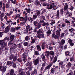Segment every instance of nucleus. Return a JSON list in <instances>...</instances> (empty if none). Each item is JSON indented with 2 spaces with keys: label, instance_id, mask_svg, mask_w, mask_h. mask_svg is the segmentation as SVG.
Wrapping results in <instances>:
<instances>
[{
  "label": "nucleus",
  "instance_id": "1",
  "mask_svg": "<svg viewBox=\"0 0 75 75\" xmlns=\"http://www.w3.org/2000/svg\"><path fill=\"white\" fill-rule=\"evenodd\" d=\"M43 33H44V31L42 28L39 29L37 32V37L39 39L41 38H44V34H41Z\"/></svg>",
  "mask_w": 75,
  "mask_h": 75
},
{
  "label": "nucleus",
  "instance_id": "2",
  "mask_svg": "<svg viewBox=\"0 0 75 75\" xmlns=\"http://www.w3.org/2000/svg\"><path fill=\"white\" fill-rule=\"evenodd\" d=\"M13 59V61L14 62L17 61V56H15L14 54H11L9 57V59L10 60H12Z\"/></svg>",
  "mask_w": 75,
  "mask_h": 75
},
{
  "label": "nucleus",
  "instance_id": "3",
  "mask_svg": "<svg viewBox=\"0 0 75 75\" xmlns=\"http://www.w3.org/2000/svg\"><path fill=\"white\" fill-rule=\"evenodd\" d=\"M40 60V57H38L37 59L34 60L33 61L34 65H38V64H39Z\"/></svg>",
  "mask_w": 75,
  "mask_h": 75
},
{
  "label": "nucleus",
  "instance_id": "4",
  "mask_svg": "<svg viewBox=\"0 0 75 75\" xmlns=\"http://www.w3.org/2000/svg\"><path fill=\"white\" fill-rule=\"evenodd\" d=\"M0 45H1L2 47L3 48V47H6L7 44L5 43V42H4V40L3 39L0 40Z\"/></svg>",
  "mask_w": 75,
  "mask_h": 75
},
{
  "label": "nucleus",
  "instance_id": "5",
  "mask_svg": "<svg viewBox=\"0 0 75 75\" xmlns=\"http://www.w3.org/2000/svg\"><path fill=\"white\" fill-rule=\"evenodd\" d=\"M49 53L52 56V57L51 56H50V58L51 60L52 61V59H53L54 57V52L52 51H51L49 52Z\"/></svg>",
  "mask_w": 75,
  "mask_h": 75
},
{
  "label": "nucleus",
  "instance_id": "6",
  "mask_svg": "<svg viewBox=\"0 0 75 75\" xmlns=\"http://www.w3.org/2000/svg\"><path fill=\"white\" fill-rule=\"evenodd\" d=\"M26 31L27 33H29V34H31V32H30V30H33L32 28H31V29H30V26L27 25L26 26Z\"/></svg>",
  "mask_w": 75,
  "mask_h": 75
},
{
  "label": "nucleus",
  "instance_id": "7",
  "mask_svg": "<svg viewBox=\"0 0 75 75\" xmlns=\"http://www.w3.org/2000/svg\"><path fill=\"white\" fill-rule=\"evenodd\" d=\"M10 30V27L9 26H8L5 28L4 33H7Z\"/></svg>",
  "mask_w": 75,
  "mask_h": 75
},
{
  "label": "nucleus",
  "instance_id": "8",
  "mask_svg": "<svg viewBox=\"0 0 75 75\" xmlns=\"http://www.w3.org/2000/svg\"><path fill=\"white\" fill-rule=\"evenodd\" d=\"M40 22L41 23H43L42 24V25L43 27H45V25H47V26H48L50 25V24H49V23L48 22L47 23H45L44 22V21L43 20L41 21Z\"/></svg>",
  "mask_w": 75,
  "mask_h": 75
},
{
  "label": "nucleus",
  "instance_id": "9",
  "mask_svg": "<svg viewBox=\"0 0 75 75\" xmlns=\"http://www.w3.org/2000/svg\"><path fill=\"white\" fill-rule=\"evenodd\" d=\"M7 69V66H2V68L1 69V71L2 73H4L6 71Z\"/></svg>",
  "mask_w": 75,
  "mask_h": 75
},
{
  "label": "nucleus",
  "instance_id": "10",
  "mask_svg": "<svg viewBox=\"0 0 75 75\" xmlns=\"http://www.w3.org/2000/svg\"><path fill=\"white\" fill-rule=\"evenodd\" d=\"M7 69V66H2V68L1 69V71L2 73H4L6 71Z\"/></svg>",
  "mask_w": 75,
  "mask_h": 75
},
{
  "label": "nucleus",
  "instance_id": "11",
  "mask_svg": "<svg viewBox=\"0 0 75 75\" xmlns=\"http://www.w3.org/2000/svg\"><path fill=\"white\" fill-rule=\"evenodd\" d=\"M37 40H38V38H37V36H35L34 37V39L31 40L30 42L32 44H34V43L35 42V41L36 40L37 41Z\"/></svg>",
  "mask_w": 75,
  "mask_h": 75
},
{
  "label": "nucleus",
  "instance_id": "12",
  "mask_svg": "<svg viewBox=\"0 0 75 75\" xmlns=\"http://www.w3.org/2000/svg\"><path fill=\"white\" fill-rule=\"evenodd\" d=\"M55 32H53L52 35V38H54V39H58L59 37L56 34L55 35Z\"/></svg>",
  "mask_w": 75,
  "mask_h": 75
},
{
  "label": "nucleus",
  "instance_id": "13",
  "mask_svg": "<svg viewBox=\"0 0 75 75\" xmlns=\"http://www.w3.org/2000/svg\"><path fill=\"white\" fill-rule=\"evenodd\" d=\"M53 5L52 4V3L51 4L47 5V8L48 10H51L52 8Z\"/></svg>",
  "mask_w": 75,
  "mask_h": 75
},
{
  "label": "nucleus",
  "instance_id": "14",
  "mask_svg": "<svg viewBox=\"0 0 75 75\" xmlns=\"http://www.w3.org/2000/svg\"><path fill=\"white\" fill-rule=\"evenodd\" d=\"M25 72H23V70L22 69H20L19 71V75H24Z\"/></svg>",
  "mask_w": 75,
  "mask_h": 75
},
{
  "label": "nucleus",
  "instance_id": "15",
  "mask_svg": "<svg viewBox=\"0 0 75 75\" xmlns=\"http://www.w3.org/2000/svg\"><path fill=\"white\" fill-rule=\"evenodd\" d=\"M52 6H53L52 8L54 10H56L57 8H58V6H57V5H54V4H55V3H52Z\"/></svg>",
  "mask_w": 75,
  "mask_h": 75
},
{
  "label": "nucleus",
  "instance_id": "16",
  "mask_svg": "<svg viewBox=\"0 0 75 75\" xmlns=\"http://www.w3.org/2000/svg\"><path fill=\"white\" fill-rule=\"evenodd\" d=\"M34 4L35 6H41L40 2L38 0H36L34 2Z\"/></svg>",
  "mask_w": 75,
  "mask_h": 75
},
{
  "label": "nucleus",
  "instance_id": "17",
  "mask_svg": "<svg viewBox=\"0 0 75 75\" xmlns=\"http://www.w3.org/2000/svg\"><path fill=\"white\" fill-rule=\"evenodd\" d=\"M69 31L70 32V33L71 34L73 33V34H75L74 33V31H75V29H74V28H71V29H69Z\"/></svg>",
  "mask_w": 75,
  "mask_h": 75
},
{
  "label": "nucleus",
  "instance_id": "18",
  "mask_svg": "<svg viewBox=\"0 0 75 75\" xmlns=\"http://www.w3.org/2000/svg\"><path fill=\"white\" fill-rule=\"evenodd\" d=\"M22 58L23 59L27 58V53L25 52H24L22 54Z\"/></svg>",
  "mask_w": 75,
  "mask_h": 75
},
{
  "label": "nucleus",
  "instance_id": "19",
  "mask_svg": "<svg viewBox=\"0 0 75 75\" xmlns=\"http://www.w3.org/2000/svg\"><path fill=\"white\" fill-rule=\"evenodd\" d=\"M17 48V45H16V44H14L12 46V48H10V50H14L15 48Z\"/></svg>",
  "mask_w": 75,
  "mask_h": 75
},
{
  "label": "nucleus",
  "instance_id": "20",
  "mask_svg": "<svg viewBox=\"0 0 75 75\" xmlns=\"http://www.w3.org/2000/svg\"><path fill=\"white\" fill-rule=\"evenodd\" d=\"M60 33L61 32H60V31H59V30H57L56 32V35H58L59 37L60 35H61Z\"/></svg>",
  "mask_w": 75,
  "mask_h": 75
},
{
  "label": "nucleus",
  "instance_id": "21",
  "mask_svg": "<svg viewBox=\"0 0 75 75\" xmlns=\"http://www.w3.org/2000/svg\"><path fill=\"white\" fill-rule=\"evenodd\" d=\"M51 66H52V65L51 64L48 65L47 66L45 67V70L46 71V70H47V69H50V68L51 67Z\"/></svg>",
  "mask_w": 75,
  "mask_h": 75
},
{
  "label": "nucleus",
  "instance_id": "22",
  "mask_svg": "<svg viewBox=\"0 0 75 75\" xmlns=\"http://www.w3.org/2000/svg\"><path fill=\"white\" fill-rule=\"evenodd\" d=\"M36 48L38 51H40L41 50V46L39 45H38L36 46Z\"/></svg>",
  "mask_w": 75,
  "mask_h": 75
},
{
  "label": "nucleus",
  "instance_id": "23",
  "mask_svg": "<svg viewBox=\"0 0 75 75\" xmlns=\"http://www.w3.org/2000/svg\"><path fill=\"white\" fill-rule=\"evenodd\" d=\"M26 67H28V68H29L31 67V63L30 62H29L26 64Z\"/></svg>",
  "mask_w": 75,
  "mask_h": 75
},
{
  "label": "nucleus",
  "instance_id": "24",
  "mask_svg": "<svg viewBox=\"0 0 75 75\" xmlns=\"http://www.w3.org/2000/svg\"><path fill=\"white\" fill-rule=\"evenodd\" d=\"M15 37V36L14 35H12L10 37V40L11 41H12L14 40V38Z\"/></svg>",
  "mask_w": 75,
  "mask_h": 75
},
{
  "label": "nucleus",
  "instance_id": "25",
  "mask_svg": "<svg viewBox=\"0 0 75 75\" xmlns=\"http://www.w3.org/2000/svg\"><path fill=\"white\" fill-rule=\"evenodd\" d=\"M68 8V5L67 3H66L64 7V10H67Z\"/></svg>",
  "mask_w": 75,
  "mask_h": 75
},
{
  "label": "nucleus",
  "instance_id": "26",
  "mask_svg": "<svg viewBox=\"0 0 75 75\" xmlns=\"http://www.w3.org/2000/svg\"><path fill=\"white\" fill-rule=\"evenodd\" d=\"M37 73V69H35L34 71H33V72L31 73V75H33L34 74H36Z\"/></svg>",
  "mask_w": 75,
  "mask_h": 75
},
{
  "label": "nucleus",
  "instance_id": "27",
  "mask_svg": "<svg viewBox=\"0 0 75 75\" xmlns=\"http://www.w3.org/2000/svg\"><path fill=\"white\" fill-rule=\"evenodd\" d=\"M11 33H15L16 32V28H15L12 27L11 28Z\"/></svg>",
  "mask_w": 75,
  "mask_h": 75
},
{
  "label": "nucleus",
  "instance_id": "28",
  "mask_svg": "<svg viewBox=\"0 0 75 75\" xmlns=\"http://www.w3.org/2000/svg\"><path fill=\"white\" fill-rule=\"evenodd\" d=\"M56 17H57L58 19L59 18V10H57V11Z\"/></svg>",
  "mask_w": 75,
  "mask_h": 75
},
{
  "label": "nucleus",
  "instance_id": "29",
  "mask_svg": "<svg viewBox=\"0 0 75 75\" xmlns=\"http://www.w3.org/2000/svg\"><path fill=\"white\" fill-rule=\"evenodd\" d=\"M13 61H8L7 63V65H12L13 64Z\"/></svg>",
  "mask_w": 75,
  "mask_h": 75
},
{
  "label": "nucleus",
  "instance_id": "30",
  "mask_svg": "<svg viewBox=\"0 0 75 75\" xmlns=\"http://www.w3.org/2000/svg\"><path fill=\"white\" fill-rule=\"evenodd\" d=\"M57 61V56H55L53 62H52V64H53L54 63H55V62H56Z\"/></svg>",
  "mask_w": 75,
  "mask_h": 75
},
{
  "label": "nucleus",
  "instance_id": "31",
  "mask_svg": "<svg viewBox=\"0 0 75 75\" xmlns=\"http://www.w3.org/2000/svg\"><path fill=\"white\" fill-rule=\"evenodd\" d=\"M41 27V24L40 23H38L37 25L36 26L35 28H40Z\"/></svg>",
  "mask_w": 75,
  "mask_h": 75
},
{
  "label": "nucleus",
  "instance_id": "32",
  "mask_svg": "<svg viewBox=\"0 0 75 75\" xmlns=\"http://www.w3.org/2000/svg\"><path fill=\"white\" fill-rule=\"evenodd\" d=\"M25 10L26 11V12H27L28 13H30V12H31V9L30 8L27 9V8H25Z\"/></svg>",
  "mask_w": 75,
  "mask_h": 75
},
{
  "label": "nucleus",
  "instance_id": "33",
  "mask_svg": "<svg viewBox=\"0 0 75 75\" xmlns=\"http://www.w3.org/2000/svg\"><path fill=\"white\" fill-rule=\"evenodd\" d=\"M46 33L47 34L48 36H49L50 34H51V30H48L47 31V32Z\"/></svg>",
  "mask_w": 75,
  "mask_h": 75
},
{
  "label": "nucleus",
  "instance_id": "34",
  "mask_svg": "<svg viewBox=\"0 0 75 75\" xmlns=\"http://www.w3.org/2000/svg\"><path fill=\"white\" fill-rule=\"evenodd\" d=\"M50 55V52L49 51H46L45 53V55L47 57H48L49 55Z\"/></svg>",
  "mask_w": 75,
  "mask_h": 75
},
{
  "label": "nucleus",
  "instance_id": "35",
  "mask_svg": "<svg viewBox=\"0 0 75 75\" xmlns=\"http://www.w3.org/2000/svg\"><path fill=\"white\" fill-rule=\"evenodd\" d=\"M41 57H42V60L45 62V56L44 54H42V55L41 56Z\"/></svg>",
  "mask_w": 75,
  "mask_h": 75
},
{
  "label": "nucleus",
  "instance_id": "36",
  "mask_svg": "<svg viewBox=\"0 0 75 75\" xmlns=\"http://www.w3.org/2000/svg\"><path fill=\"white\" fill-rule=\"evenodd\" d=\"M55 71V68H52L51 69L50 72L52 74H54V73Z\"/></svg>",
  "mask_w": 75,
  "mask_h": 75
},
{
  "label": "nucleus",
  "instance_id": "37",
  "mask_svg": "<svg viewBox=\"0 0 75 75\" xmlns=\"http://www.w3.org/2000/svg\"><path fill=\"white\" fill-rule=\"evenodd\" d=\"M6 7V4H3V7L2 9L3 10V11L4 12L6 11V9H5Z\"/></svg>",
  "mask_w": 75,
  "mask_h": 75
},
{
  "label": "nucleus",
  "instance_id": "38",
  "mask_svg": "<svg viewBox=\"0 0 75 75\" xmlns=\"http://www.w3.org/2000/svg\"><path fill=\"white\" fill-rule=\"evenodd\" d=\"M14 70H13V69H11L10 72V75H13V74H14Z\"/></svg>",
  "mask_w": 75,
  "mask_h": 75
},
{
  "label": "nucleus",
  "instance_id": "39",
  "mask_svg": "<svg viewBox=\"0 0 75 75\" xmlns=\"http://www.w3.org/2000/svg\"><path fill=\"white\" fill-rule=\"evenodd\" d=\"M20 20L21 21H27V19H24L23 17H20Z\"/></svg>",
  "mask_w": 75,
  "mask_h": 75
},
{
  "label": "nucleus",
  "instance_id": "40",
  "mask_svg": "<svg viewBox=\"0 0 75 75\" xmlns=\"http://www.w3.org/2000/svg\"><path fill=\"white\" fill-rule=\"evenodd\" d=\"M69 51L65 52V54L66 56H69Z\"/></svg>",
  "mask_w": 75,
  "mask_h": 75
},
{
  "label": "nucleus",
  "instance_id": "41",
  "mask_svg": "<svg viewBox=\"0 0 75 75\" xmlns=\"http://www.w3.org/2000/svg\"><path fill=\"white\" fill-rule=\"evenodd\" d=\"M26 21H23V22H22L20 23L21 25V26H23L25 25V23H26Z\"/></svg>",
  "mask_w": 75,
  "mask_h": 75
},
{
  "label": "nucleus",
  "instance_id": "42",
  "mask_svg": "<svg viewBox=\"0 0 75 75\" xmlns=\"http://www.w3.org/2000/svg\"><path fill=\"white\" fill-rule=\"evenodd\" d=\"M37 15L35 14L33 16V19L34 20H35V19H36V18H37Z\"/></svg>",
  "mask_w": 75,
  "mask_h": 75
},
{
  "label": "nucleus",
  "instance_id": "43",
  "mask_svg": "<svg viewBox=\"0 0 75 75\" xmlns=\"http://www.w3.org/2000/svg\"><path fill=\"white\" fill-rule=\"evenodd\" d=\"M71 65H72V64L69 62L67 64V66L68 68H69V67H71Z\"/></svg>",
  "mask_w": 75,
  "mask_h": 75
},
{
  "label": "nucleus",
  "instance_id": "44",
  "mask_svg": "<svg viewBox=\"0 0 75 75\" xmlns=\"http://www.w3.org/2000/svg\"><path fill=\"white\" fill-rule=\"evenodd\" d=\"M35 27L38 24V23L37 21H34L33 23Z\"/></svg>",
  "mask_w": 75,
  "mask_h": 75
},
{
  "label": "nucleus",
  "instance_id": "45",
  "mask_svg": "<svg viewBox=\"0 0 75 75\" xmlns=\"http://www.w3.org/2000/svg\"><path fill=\"white\" fill-rule=\"evenodd\" d=\"M61 43L62 45H64L65 42V40L64 39H62L61 41Z\"/></svg>",
  "mask_w": 75,
  "mask_h": 75
},
{
  "label": "nucleus",
  "instance_id": "46",
  "mask_svg": "<svg viewBox=\"0 0 75 75\" xmlns=\"http://www.w3.org/2000/svg\"><path fill=\"white\" fill-rule=\"evenodd\" d=\"M4 41H6V40H7L8 41H10V38H8L7 37H6L4 39Z\"/></svg>",
  "mask_w": 75,
  "mask_h": 75
},
{
  "label": "nucleus",
  "instance_id": "47",
  "mask_svg": "<svg viewBox=\"0 0 75 75\" xmlns=\"http://www.w3.org/2000/svg\"><path fill=\"white\" fill-rule=\"evenodd\" d=\"M20 15L19 14H17L16 16V17L15 18H20Z\"/></svg>",
  "mask_w": 75,
  "mask_h": 75
},
{
  "label": "nucleus",
  "instance_id": "48",
  "mask_svg": "<svg viewBox=\"0 0 75 75\" xmlns=\"http://www.w3.org/2000/svg\"><path fill=\"white\" fill-rule=\"evenodd\" d=\"M29 40V36H26L25 38V41H28V40Z\"/></svg>",
  "mask_w": 75,
  "mask_h": 75
},
{
  "label": "nucleus",
  "instance_id": "49",
  "mask_svg": "<svg viewBox=\"0 0 75 75\" xmlns=\"http://www.w3.org/2000/svg\"><path fill=\"white\" fill-rule=\"evenodd\" d=\"M55 21L53 20H52V22L50 23L51 25H53V24H55Z\"/></svg>",
  "mask_w": 75,
  "mask_h": 75
},
{
  "label": "nucleus",
  "instance_id": "50",
  "mask_svg": "<svg viewBox=\"0 0 75 75\" xmlns=\"http://www.w3.org/2000/svg\"><path fill=\"white\" fill-rule=\"evenodd\" d=\"M17 61L19 62H22V59H21V58H18L17 59Z\"/></svg>",
  "mask_w": 75,
  "mask_h": 75
},
{
  "label": "nucleus",
  "instance_id": "51",
  "mask_svg": "<svg viewBox=\"0 0 75 75\" xmlns=\"http://www.w3.org/2000/svg\"><path fill=\"white\" fill-rule=\"evenodd\" d=\"M67 15L68 17H71L72 16V13L70 12H68Z\"/></svg>",
  "mask_w": 75,
  "mask_h": 75
},
{
  "label": "nucleus",
  "instance_id": "52",
  "mask_svg": "<svg viewBox=\"0 0 75 75\" xmlns=\"http://www.w3.org/2000/svg\"><path fill=\"white\" fill-rule=\"evenodd\" d=\"M15 29L17 31H18L19 29H20L21 28V26H18L16 27H15Z\"/></svg>",
  "mask_w": 75,
  "mask_h": 75
},
{
  "label": "nucleus",
  "instance_id": "53",
  "mask_svg": "<svg viewBox=\"0 0 75 75\" xmlns=\"http://www.w3.org/2000/svg\"><path fill=\"white\" fill-rule=\"evenodd\" d=\"M35 54L36 55H39V52L38 51H35Z\"/></svg>",
  "mask_w": 75,
  "mask_h": 75
},
{
  "label": "nucleus",
  "instance_id": "54",
  "mask_svg": "<svg viewBox=\"0 0 75 75\" xmlns=\"http://www.w3.org/2000/svg\"><path fill=\"white\" fill-rule=\"evenodd\" d=\"M74 8L73 7V6H71L70 7L69 9L70 10H71V11H72V10H73V9H74Z\"/></svg>",
  "mask_w": 75,
  "mask_h": 75
},
{
  "label": "nucleus",
  "instance_id": "55",
  "mask_svg": "<svg viewBox=\"0 0 75 75\" xmlns=\"http://www.w3.org/2000/svg\"><path fill=\"white\" fill-rule=\"evenodd\" d=\"M40 11H38L37 13H36L35 14L38 16L40 14Z\"/></svg>",
  "mask_w": 75,
  "mask_h": 75
},
{
  "label": "nucleus",
  "instance_id": "56",
  "mask_svg": "<svg viewBox=\"0 0 75 75\" xmlns=\"http://www.w3.org/2000/svg\"><path fill=\"white\" fill-rule=\"evenodd\" d=\"M10 1H11L12 3H13V4H16V0H14V1L13 0H10Z\"/></svg>",
  "mask_w": 75,
  "mask_h": 75
},
{
  "label": "nucleus",
  "instance_id": "57",
  "mask_svg": "<svg viewBox=\"0 0 75 75\" xmlns=\"http://www.w3.org/2000/svg\"><path fill=\"white\" fill-rule=\"evenodd\" d=\"M60 13L61 14H63V13H64V11L63 10V9H62L60 10Z\"/></svg>",
  "mask_w": 75,
  "mask_h": 75
},
{
  "label": "nucleus",
  "instance_id": "58",
  "mask_svg": "<svg viewBox=\"0 0 75 75\" xmlns=\"http://www.w3.org/2000/svg\"><path fill=\"white\" fill-rule=\"evenodd\" d=\"M9 7H10V5H9V4H7L6 5V8H9Z\"/></svg>",
  "mask_w": 75,
  "mask_h": 75
},
{
  "label": "nucleus",
  "instance_id": "59",
  "mask_svg": "<svg viewBox=\"0 0 75 75\" xmlns=\"http://www.w3.org/2000/svg\"><path fill=\"white\" fill-rule=\"evenodd\" d=\"M28 44V42H25L23 43V45L25 46H27Z\"/></svg>",
  "mask_w": 75,
  "mask_h": 75
},
{
  "label": "nucleus",
  "instance_id": "60",
  "mask_svg": "<svg viewBox=\"0 0 75 75\" xmlns=\"http://www.w3.org/2000/svg\"><path fill=\"white\" fill-rule=\"evenodd\" d=\"M65 22L66 23H67V24H70V22H69V21L67 20V19H65Z\"/></svg>",
  "mask_w": 75,
  "mask_h": 75
},
{
  "label": "nucleus",
  "instance_id": "61",
  "mask_svg": "<svg viewBox=\"0 0 75 75\" xmlns=\"http://www.w3.org/2000/svg\"><path fill=\"white\" fill-rule=\"evenodd\" d=\"M3 32H0V38H1L3 36V34H3Z\"/></svg>",
  "mask_w": 75,
  "mask_h": 75
},
{
  "label": "nucleus",
  "instance_id": "62",
  "mask_svg": "<svg viewBox=\"0 0 75 75\" xmlns=\"http://www.w3.org/2000/svg\"><path fill=\"white\" fill-rule=\"evenodd\" d=\"M41 47H42V50H45V45H41Z\"/></svg>",
  "mask_w": 75,
  "mask_h": 75
},
{
  "label": "nucleus",
  "instance_id": "63",
  "mask_svg": "<svg viewBox=\"0 0 75 75\" xmlns=\"http://www.w3.org/2000/svg\"><path fill=\"white\" fill-rule=\"evenodd\" d=\"M64 63L62 62H59V65L61 66V65H62Z\"/></svg>",
  "mask_w": 75,
  "mask_h": 75
},
{
  "label": "nucleus",
  "instance_id": "64",
  "mask_svg": "<svg viewBox=\"0 0 75 75\" xmlns=\"http://www.w3.org/2000/svg\"><path fill=\"white\" fill-rule=\"evenodd\" d=\"M6 16H7V17H10V16H11L10 14V13H6Z\"/></svg>",
  "mask_w": 75,
  "mask_h": 75
}]
</instances>
